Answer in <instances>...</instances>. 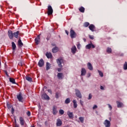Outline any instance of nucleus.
<instances>
[{
    "instance_id": "obj_54",
    "label": "nucleus",
    "mask_w": 127,
    "mask_h": 127,
    "mask_svg": "<svg viewBox=\"0 0 127 127\" xmlns=\"http://www.w3.org/2000/svg\"><path fill=\"white\" fill-rule=\"evenodd\" d=\"M47 40L48 41L49 40V39H50V37H48L47 38H46Z\"/></svg>"
},
{
    "instance_id": "obj_22",
    "label": "nucleus",
    "mask_w": 127,
    "mask_h": 127,
    "mask_svg": "<svg viewBox=\"0 0 127 127\" xmlns=\"http://www.w3.org/2000/svg\"><path fill=\"white\" fill-rule=\"evenodd\" d=\"M18 45L20 47H22V46H23V43H22L20 39L18 40Z\"/></svg>"
},
{
    "instance_id": "obj_52",
    "label": "nucleus",
    "mask_w": 127,
    "mask_h": 127,
    "mask_svg": "<svg viewBox=\"0 0 127 127\" xmlns=\"http://www.w3.org/2000/svg\"><path fill=\"white\" fill-rule=\"evenodd\" d=\"M65 33L67 34V35H68V34H69V32H68L67 30H65Z\"/></svg>"
},
{
    "instance_id": "obj_58",
    "label": "nucleus",
    "mask_w": 127,
    "mask_h": 127,
    "mask_svg": "<svg viewBox=\"0 0 127 127\" xmlns=\"http://www.w3.org/2000/svg\"><path fill=\"white\" fill-rule=\"evenodd\" d=\"M109 121H110V122H111L112 121V118H109Z\"/></svg>"
},
{
    "instance_id": "obj_9",
    "label": "nucleus",
    "mask_w": 127,
    "mask_h": 127,
    "mask_svg": "<svg viewBox=\"0 0 127 127\" xmlns=\"http://www.w3.org/2000/svg\"><path fill=\"white\" fill-rule=\"evenodd\" d=\"M35 42L37 45H38V44L40 42V35H38L35 39Z\"/></svg>"
},
{
    "instance_id": "obj_44",
    "label": "nucleus",
    "mask_w": 127,
    "mask_h": 127,
    "mask_svg": "<svg viewBox=\"0 0 127 127\" xmlns=\"http://www.w3.org/2000/svg\"><path fill=\"white\" fill-rule=\"evenodd\" d=\"M14 113V109L13 108V107L11 108V114L13 115V113Z\"/></svg>"
},
{
    "instance_id": "obj_50",
    "label": "nucleus",
    "mask_w": 127,
    "mask_h": 127,
    "mask_svg": "<svg viewBox=\"0 0 127 127\" xmlns=\"http://www.w3.org/2000/svg\"><path fill=\"white\" fill-rule=\"evenodd\" d=\"M48 92H49V93H50V94H52V91L51 90H50V89H49V90H48Z\"/></svg>"
},
{
    "instance_id": "obj_20",
    "label": "nucleus",
    "mask_w": 127,
    "mask_h": 127,
    "mask_svg": "<svg viewBox=\"0 0 127 127\" xmlns=\"http://www.w3.org/2000/svg\"><path fill=\"white\" fill-rule=\"evenodd\" d=\"M67 115L68 116L69 119H72L73 118V113L70 112V111H67Z\"/></svg>"
},
{
    "instance_id": "obj_11",
    "label": "nucleus",
    "mask_w": 127,
    "mask_h": 127,
    "mask_svg": "<svg viewBox=\"0 0 127 127\" xmlns=\"http://www.w3.org/2000/svg\"><path fill=\"white\" fill-rule=\"evenodd\" d=\"M71 51L72 54H75L76 53V51H77V48H76V46H73L71 48Z\"/></svg>"
},
{
    "instance_id": "obj_38",
    "label": "nucleus",
    "mask_w": 127,
    "mask_h": 127,
    "mask_svg": "<svg viewBox=\"0 0 127 127\" xmlns=\"http://www.w3.org/2000/svg\"><path fill=\"white\" fill-rule=\"evenodd\" d=\"M107 106H108V108H109L110 111H112V110L113 109V107H112V105H111V104H108Z\"/></svg>"
},
{
    "instance_id": "obj_36",
    "label": "nucleus",
    "mask_w": 127,
    "mask_h": 127,
    "mask_svg": "<svg viewBox=\"0 0 127 127\" xmlns=\"http://www.w3.org/2000/svg\"><path fill=\"white\" fill-rule=\"evenodd\" d=\"M124 70H127V62H126L124 65Z\"/></svg>"
},
{
    "instance_id": "obj_59",
    "label": "nucleus",
    "mask_w": 127,
    "mask_h": 127,
    "mask_svg": "<svg viewBox=\"0 0 127 127\" xmlns=\"http://www.w3.org/2000/svg\"><path fill=\"white\" fill-rule=\"evenodd\" d=\"M83 41H84V42H86V39L84 38Z\"/></svg>"
},
{
    "instance_id": "obj_60",
    "label": "nucleus",
    "mask_w": 127,
    "mask_h": 127,
    "mask_svg": "<svg viewBox=\"0 0 127 127\" xmlns=\"http://www.w3.org/2000/svg\"><path fill=\"white\" fill-rule=\"evenodd\" d=\"M44 89H47V87L44 86Z\"/></svg>"
},
{
    "instance_id": "obj_35",
    "label": "nucleus",
    "mask_w": 127,
    "mask_h": 127,
    "mask_svg": "<svg viewBox=\"0 0 127 127\" xmlns=\"http://www.w3.org/2000/svg\"><path fill=\"white\" fill-rule=\"evenodd\" d=\"M26 79L27 81H28L29 82H31L32 81V78H31L30 77L27 76Z\"/></svg>"
},
{
    "instance_id": "obj_17",
    "label": "nucleus",
    "mask_w": 127,
    "mask_h": 127,
    "mask_svg": "<svg viewBox=\"0 0 127 127\" xmlns=\"http://www.w3.org/2000/svg\"><path fill=\"white\" fill-rule=\"evenodd\" d=\"M19 121L20 125L21 126H24V123H25V121H24V119H23L22 117L19 118Z\"/></svg>"
},
{
    "instance_id": "obj_15",
    "label": "nucleus",
    "mask_w": 127,
    "mask_h": 127,
    "mask_svg": "<svg viewBox=\"0 0 127 127\" xmlns=\"http://www.w3.org/2000/svg\"><path fill=\"white\" fill-rule=\"evenodd\" d=\"M87 68L90 71H93V66L92 65V64H91L90 63H87Z\"/></svg>"
},
{
    "instance_id": "obj_31",
    "label": "nucleus",
    "mask_w": 127,
    "mask_h": 127,
    "mask_svg": "<svg viewBox=\"0 0 127 127\" xmlns=\"http://www.w3.org/2000/svg\"><path fill=\"white\" fill-rule=\"evenodd\" d=\"M79 11H80V12H84L85 8H84V7H81L80 8H79Z\"/></svg>"
},
{
    "instance_id": "obj_12",
    "label": "nucleus",
    "mask_w": 127,
    "mask_h": 127,
    "mask_svg": "<svg viewBox=\"0 0 127 127\" xmlns=\"http://www.w3.org/2000/svg\"><path fill=\"white\" fill-rule=\"evenodd\" d=\"M42 99H44V100H49L50 99L49 96H48L46 93H44L42 95Z\"/></svg>"
},
{
    "instance_id": "obj_3",
    "label": "nucleus",
    "mask_w": 127,
    "mask_h": 127,
    "mask_svg": "<svg viewBox=\"0 0 127 127\" xmlns=\"http://www.w3.org/2000/svg\"><path fill=\"white\" fill-rule=\"evenodd\" d=\"M103 125L105 127H111V121L106 119L103 122Z\"/></svg>"
},
{
    "instance_id": "obj_19",
    "label": "nucleus",
    "mask_w": 127,
    "mask_h": 127,
    "mask_svg": "<svg viewBox=\"0 0 127 127\" xmlns=\"http://www.w3.org/2000/svg\"><path fill=\"white\" fill-rule=\"evenodd\" d=\"M58 113V111H57V109H56V107L55 106L53 107V115H56Z\"/></svg>"
},
{
    "instance_id": "obj_30",
    "label": "nucleus",
    "mask_w": 127,
    "mask_h": 127,
    "mask_svg": "<svg viewBox=\"0 0 127 127\" xmlns=\"http://www.w3.org/2000/svg\"><path fill=\"white\" fill-rule=\"evenodd\" d=\"M106 51H107V53H109V54L112 53V48H107Z\"/></svg>"
},
{
    "instance_id": "obj_49",
    "label": "nucleus",
    "mask_w": 127,
    "mask_h": 127,
    "mask_svg": "<svg viewBox=\"0 0 127 127\" xmlns=\"http://www.w3.org/2000/svg\"><path fill=\"white\" fill-rule=\"evenodd\" d=\"M80 104H81L82 106H83V102L81 100H80Z\"/></svg>"
},
{
    "instance_id": "obj_62",
    "label": "nucleus",
    "mask_w": 127,
    "mask_h": 127,
    "mask_svg": "<svg viewBox=\"0 0 127 127\" xmlns=\"http://www.w3.org/2000/svg\"><path fill=\"white\" fill-rule=\"evenodd\" d=\"M121 56H124V54H122Z\"/></svg>"
},
{
    "instance_id": "obj_7",
    "label": "nucleus",
    "mask_w": 127,
    "mask_h": 127,
    "mask_svg": "<svg viewBox=\"0 0 127 127\" xmlns=\"http://www.w3.org/2000/svg\"><path fill=\"white\" fill-rule=\"evenodd\" d=\"M96 47L95 46V45H94L93 44L91 43V44H89L88 45H87L85 47V48L86 49H90L91 48H95Z\"/></svg>"
},
{
    "instance_id": "obj_34",
    "label": "nucleus",
    "mask_w": 127,
    "mask_h": 127,
    "mask_svg": "<svg viewBox=\"0 0 127 127\" xmlns=\"http://www.w3.org/2000/svg\"><path fill=\"white\" fill-rule=\"evenodd\" d=\"M98 72L100 77H104V74L102 72V71L98 70Z\"/></svg>"
},
{
    "instance_id": "obj_27",
    "label": "nucleus",
    "mask_w": 127,
    "mask_h": 127,
    "mask_svg": "<svg viewBox=\"0 0 127 127\" xmlns=\"http://www.w3.org/2000/svg\"><path fill=\"white\" fill-rule=\"evenodd\" d=\"M9 81L12 83V84H15V80L12 78H9Z\"/></svg>"
},
{
    "instance_id": "obj_61",
    "label": "nucleus",
    "mask_w": 127,
    "mask_h": 127,
    "mask_svg": "<svg viewBox=\"0 0 127 127\" xmlns=\"http://www.w3.org/2000/svg\"><path fill=\"white\" fill-rule=\"evenodd\" d=\"M30 127H35L34 126V125H33V126H31Z\"/></svg>"
},
{
    "instance_id": "obj_23",
    "label": "nucleus",
    "mask_w": 127,
    "mask_h": 127,
    "mask_svg": "<svg viewBox=\"0 0 127 127\" xmlns=\"http://www.w3.org/2000/svg\"><path fill=\"white\" fill-rule=\"evenodd\" d=\"M58 47H54L53 49H52V52L53 53H56L57 52H58Z\"/></svg>"
},
{
    "instance_id": "obj_48",
    "label": "nucleus",
    "mask_w": 127,
    "mask_h": 127,
    "mask_svg": "<svg viewBox=\"0 0 127 127\" xmlns=\"http://www.w3.org/2000/svg\"><path fill=\"white\" fill-rule=\"evenodd\" d=\"M100 89H101V90H105V88H104V86H100Z\"/></svg>"
},
{
    "instance_id": "obj_26",
    "label": "nucleus",
    "mask_w": 127,
    "mask_h": 127,
    "mask_svg": "<svg viewBox=\"0 0 127 127\" xmlns=\"http://www.w3.org/2000/svg\"><path fill=\"white\" fill-rule=\"evenodd\" d=\"M19 33V31H17L16 32L13 33V36L14 35L15 38H17L18 37V34Z\"/></svg>"
},
{
    "instance_id": "obj_41",
    "label": "nucleus",
    "mask_w": 127,
    "mask_h": 127,
    "mask_svg": "<svg viewBox=\"0 0 127 127\" xmlns=\"http://www.w3.org/2000/svg\"><path fill=\"white\" fill-rule=\"evenodd\" d=\"M59 96H60V94L59 93H58V92H57L56 93V98L57 99H58L59 98Z\"/></svg>"
},
{
    "instance_id": "obj_1",
    "label": "nucleus",
    "mask_w": 127,
    "mask_h": 127,
    "mask_svg": "<svg viewBox=\"0 0 127 127\" xmlns=\"http://www.w3.org/2000/svg\"><path fill=\"white\" fill-rule=\"evenodd\" d=\"M57 63L58 64L59 67H60V68L63 67V65H62V64H63V63H64V60H63V57H61L59 58L57 60Z\"/></svg>"
},
{
    "instance_id": "obj_21",
    "label": "nucleus",
    "mask_w": 127,
    "mask_h": 127,
    "mask_svg": "<svg viewBox=\"0 0 127 127\" xmlns=\"http://www.w3.org/2000/svg\"><path fill=\"white\" fill-rule=\"evenodd\" d=\"M72 102L73 103V108L74 109H76L77 107H78V105L77 104V101H76V100H73Z\"/></svg>"
},
{
    "instance_id": "obj_32",
    "label": "nucleus",
    "mask_w": 127,
    "mask_h": 127,
    "mask_svg": "<svg viewBox=\"0 0 127 127\" xmlns=\"http://www.w3.org/2000/svg\"><path fill=\"white\" fill-rule=\"evenodd\" d=\"M79 120L80 122L82 124H83V123H84V120H85V118H84V117H79Z\"/></svg>"
},
{
    "instance_id": "obj_56",
    "label": "nucleus",
    "mask_w": 127,
    "mask_h": 127,
    "mask_svg": "<svg viewBox=\"0 0 127 127\" xmlns=\"http://www.w3.org/2000/svg\"><path fill=\"white\" fill-rule=\"evenodd\" d=\"M15 125H16V119L14 118Z\"/></svg>"
},
{
    "instance_id": "obj_55",
    "label": "nucleus",
    "mask_w": 127,
    "mask_h": 127,
    "mask_svg": "<svg viewBox=\"0 0 127 127\" xmlns=\"http://www.w3.org/2000/svg\"><path fill=\"white\" fill-rule=\"evenodd\" d=\"M5 74L7 77H8V74H7V72L5 71Z\"/></svg>"
},
{
    "instance_id": "obj_28",
    "label": "nucleus",
    "mask_w": 127,
    "mask_h": 127,
    "mask_svg": "<svg viewBox=\"0 0 127 127\" xmlns=\"http://www.w3.org/2000/svg\"><path fill=\"white\" fill-rule=\"evenodd\" d=\"M12 47L13 50H15V49L16 48V45L13 42H12Z\"/></svg>"
},
{
    "instance_id": "obj_29",
    "label": "nucleus",
    "mask_w": 127,
    "mask_h": 127,
    "mask_svg": "<svg viewBox=\"0 0 127 127\" xmlns=\"http://www.w3.org/2000/svg\"><path fill=\"white\" fill-rule=\"evenodd\" d=\"M50 69V64L49 63H46V70L48 71V70H49Z\"/></svg>"
},
{
    "instance_id": "obj_8",
    "label": "nucleus",
    "mask_w": 127,
    "mask_h": 127,
    "mask_svg": "<svg viewBox=\"0 0 127 127\" xmlns=\"http://www.w3.org/2000/svg\"><path fill=\"white\" fill-rule=\"evenodd\" d=\"M56 126L57 127H61L62 126V121H61V119H58L57 120Z\"/></svg>"
},
{
    "instance_id": "obj_16",
    "label": "nucleus",
    "mask_w": 127,
    "mask_h": 127,
    "mask_svg": "<svg viewBox=\"0 0 127 127\" xmlns=\"http://www.w3.org/2000/svg\"><path fill=\"white\" fill-rule=\"evenodd\" d=\"M89 28L90 30H91L92 32H94V31H95V29H96V27H95V25H94L93 24H91L89 26Z\"/></svg>"
},
{
    "instance_id": "obj_4",
    "label": "nucleus",
    "mask_w": 127,
    "mask_h": 127,
    "mask_svg": "<svg viewBox=\"0 0 127 127\" xmlns=\"http://www.w3.org/2000/svg\"><path fill=\"white\" fill-rule=\"evenodd\" d=\"M48 15H50L52 14V13H53V9H52V7L51 6V5H50L48 6Z\"/></svg>"
},
{
    "instance_id": "obj_42",
    "label": "nucleus",
    "mask_w": 127,
    "mask_h": 127,
    "mask_svg": "<svg viewBox=\"0 0 127 127\" xmlns=\"http://www.w3.org/2000/svg\"><path fill=\"white\" fill-rule=\"evenodd\" d=\"M89 37L90 39H92L93 40L94 39V36L89 35Z\"/></svg>"
},
{
    "instance_id": "obj_24",
    "label": "nucleus",
    "mask_w": 127,
    "mask_h": 127,
    "mask_svg": "<svg viewBox=\"0 0 127 127\" xmlns=\"http://www.w3.org/2000/svg\"><path fill=\"white\" fill-rule=\"evenodd\" d=\"M58 78H59V79H63V73H58Z\"/></svg>"
},
{
    "instance_id": "obj_5",
    "label": "nucleus",
    "mask_w": 127,
    "mask_h": 127,
    "mask_svg": "<svg viewBox=\"0 0 127 127\" xmlns=\"http://www.w3.org/2000/svg\"><path fill=\"white\" fill-rule=\"evenodd\" d=\"M8 36L10 39H13V33H12V31L9 30L8 31Z\"/></svg>"
},
{
    "instance_id": "obj_6",
    "label": "nucleus",
    "mask_w": 127,
    "mask_h": 127,
    "mask_svg": "<svg viewBox=\"0 0 127 127\" xmlns=\"http://www.w3.org/2000/svg\"><path fill=\"white\" fill-rule=\"evenodd\" d=\"M70 34L71 38H75L76 37V33L72 29L70 30Z\"/></svg>"
},
{
    "instance_id": "obj_51",
    "label": "nucleus",
    "mask_w": 127,
    "mask_h": 127,
    "mask_svg": "<svg viewBox=\"0 0 127 127\" xmlns=\"http://www.w3.org/2000/svg\"><path fill=\"white\" fill-rule=\"evenodd\" d=\"M19 65H20L21 66H22V65H23V64H22V62H20V63H19Z\"/></svg>"
},
{
    "instance_id": "obj_37",
    "label": "nucleus",
    "mask_w": 127,
    "mask_h": 127,
    "mask_svg": "<svg viewBox=\"0 0 127 127\" xmlns=\"http://www.w3.org/2000/svg\"><path fill=\"white\" fill-rule=\"evenodd\" d=\"M90 25V23L89 22L84 23V27H88Z\"/></svg>"
},
{
    "instance_id": "obj_2",
    "label": "nucleus",
    "mask_w": 127,
    "mask_h": 127,
    "mask_svg": "<svg viewBox=\"0 0 127 127\" xmlns=\"http://www.w3.org/2000/svg\"><path fill=\"white\" fill-rule=\"evenodd\" d=\"M74 91L76 97L79 99H82V94H81V91H80L78 89H75Z\"/></svg>"
},
{
    "instance_id": "obj_14",
    "label": "nucleus",
    "mask_w": 127,
    "mask_h": 127,
    "mask_svg": "<svg viewBox=\"0 0 127 127\" xmlns=\"http://www.w3.org/2000/svg\"><path fill=\"white\" fill-rule=\"evenodd\" d=\"M116 103L117 104V107L118 108H124V103L122 102L117 101Z\"/></svg>"
},
{
    "instance_id": "obj_13",
    "label": "nucleus",
    "mask_w": 127,
    "mask_h": 127,
    "mask_svg": "<svg viewBox=\"0 0 127 127\" xmlns=\"http://www.w3.org/2000/svg\"><path fill=\"white\" fill-rule=\"evenodd\" d=\"M38 65L39 67H43L44 65V61L43 59H41L38 63Z\"/></svg>"
},
{
    "instance_id": "obj_33",
    "label": "nucleus",
    "mask_w": 127,
    "mask_h": 127,
    "mask_svg": "<svg viewBox=\"0 0 127 127\" xmlns=\"http://www.w3.org/2000/svg\"><path fill=\"white\" fill-rule=\"evenodd\" d=\"M70 102H71V100H70V98H67L65 101V104H69Z\"/></svg>"
},
{
    "instance_id": "obj_10",
    "label": "nucleus",
    "mask_w": 127,
    "mask_h": 127,
    "mask_svg": "<svg viewBox=\"0 0 127 127\" xmlns=\"http://www.w3.org/2000/svg\"><path fill=\"white\" fill-rule=\"evenodd\" d=\"M81 76H85L87 74V70L85 68H82L81 70Z\"/></svg>"
},
{
    "instance_id": "obj_45",
    "label": "nucleus",
    "mask_w": 127,
    "mask_h": 127,
    "mask_svg": "<svg viewBox=\"0 0 127 127\" xmlns=\"http://www.w3.org/2000/svg\"><path fill=\"white\" fill-rule=\"evenodd\" d=\"M77 48L78 49H80V48H81V44H78L77 45Z\"/></svg>"
},
{
    "instance_id": "obj_43",
    "label": "nucleus",
    "mask_w": 127,
    "mask_h": 127,
    "mask_svg": "<svg viewBox=\"0 0 127 127\" xmlns=\"http://www.w3.org/2000/svg\"><path fill=\"white\" fill-rule=\"evenodd\" d=\"M97 108H98V106L96 105H94L92 108L93 110H95V109Z\"/></svg>"
},
{
    "instance_id": "obj_53",
    "label": "nucleus",
    "mask_w": 127,
    "mask_h": 127,
    "mask_svg": "<svg viewBox=\"0 0 127 127\" xmlns=\"http://www.w3.org/2000/svg\"><path fill=\"white\" fill-rule=\"evenodd\" d=\"M58 72H61V68H58Z\"/></svg>"
},
{
    "instance_id": "obj_25",
    "label": "nucleus",
    "mask_w": 127,
    "mask_h": 127,
    "mask_svg": "<svg viewBox=\"0 0 127 127\" xmlns=\"http://www.w3.org/2000/svg\"><path fill=\"white\" fill-rule=\"evenodd\" d=\"M46 56L47 57V58H52V54H51V53H47L46 54Z\"/></svg>"
},
{
    "instance_id": "obj_40",
    "label": "nucleus",
    "mask_w": 127,
    "mask_h": 127,
    "mask_svg": "<svg viewBox=\"0 0 127 127\" xmlns=\"http://www.w3.org/2000/svg\"><path fill=\"white\" fill-rule=\"evenodd\" d=\"M92 97H93V95H92V94L90 93L88 95V100H91V99H92Z\"/></svg>"
},
{
    "instance_id": "obj_57",
    "label": "nucleus",
    "mask_w": 127,
    "mask_h": 127,
    "mask_svg": "<svg viewBox=\"0 0 127 127\" xmlns=\"http://www.w3.org/2000/svg\"><path fill=\"white\" fill-rule=\"evenodd\" d=\"M15 127H18V125H17V124H15Z\"/></svg>"
},
{
    "instance_id": "obj_47",
    "label": "nucleus",
    "mask_w": 127,
    "mask_h": 127,
    "mask_svg": "<svg viewBox=\"0 0 127 127\" xmlns=\"http://www.w3.org/2000/svg\"><path fill=\"white\" fill-rule=\"evenodd\" d=\"M87 77L88 78H89V77H91V73H87Z\"/></svg>"
},
{
    "instance_id": "obj_39",
    "label": "nucleus",
    "mask_w": 127,
    "mask_h": 127,
    "mask_svg": "<svg viewBox=\"0 0 127 127\" xmlns=\"http://www.w3.org/2000/svg\"><path fill=\"white\" fill-rule=\"evenodd\" d=\"M59 114H60V115H64V110L61 109L59 111Z\"/></svg>"
},
{
    "instance_id": "obj_46",
    "label": "nucleus",
    "mask_w": 127,
    "mask_h": 127,
    "mask_svg": "<svg viewBox=\"0 0 127 127\" xmlns=\"http://www.w3.org/2000/svg\"><path fill=\"white\" fill-rule=\"evenodd\" d=\"M30 115H31L30 112L28 111V113H27V116L28 117H30Z\"/></svg>"
},
{
    "instance_id": "obj_18",
    "label": "nucleus",
    "mask_w": 127,
    "mask_h": 127,
    "mask_svg": "<svg viewBox=\"0 0 127 127\" xmlns=\"http://www.w3.org/2000/svg\"><path fill=\"white\" fill-rule=\"evenodd\" d=\"M17 98L19 102H22V99H23V97H22V96H21V94L20 93L17 96Z\"/></svg>"
}]
</instances>
